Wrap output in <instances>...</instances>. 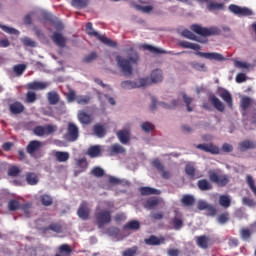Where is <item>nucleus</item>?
Wrapping results in <instances>:
<instances>
[{
  "label": "nucleus",
  "mask_w": 256,
  "mask_h": 256,
  "mask_svg": "<svg viewBox=\"0 0 256 256\" xmlns=\"http://www.w3.org/2000/svg\"><path fill=\"white\" fill-rule=\"evenodd\" d=\"M116 63L122 73L126 77H129L133 74V65H137V63H139V54L135 50H130L127 52L126 58L121 55H117Z\"/></svg>",
  "instance_id": "f257e3e1"
},
{
  "label": "nucleus",
  "mask_w": 256,
  "mask_h": 256,
  "mask_svg": "<svg viewBox=\"0 0 256 256\" xmlns=\"http://www.w3.org/2000/svg\"><path fill=\"white\" fill-rule=\"evenodd\" d=\"M111 207H113V202H102L98 205L95 218L99 229H103L105 225L111 223V211H109Z\"/></svg>",
  "instance_id": "f03ea898"
},
{
  "label": "nucleus",
  "mask_w": 256,
  "mask_h": 256,
  "mask_svg": "<svg viewBox=\"0 0 256 256\" xmlns=\"http://www.w3.org/2000/svg\"><path fill=\"white\" fill-rule=\"evenodd\" d=\"M86 33L90 37H96V39H98L99 41H101V43L107 45L108 47H117L116 42H113V40L109 39L107 36L101 35L99 34V32L95 31V29H93V24L91 22H88L86 24Z\"/></svg>",
  "instance_id": "7ed1b4c3"
},
{
  "label": "nucleus",
  "mask_w": 256,
  "mask_h": 256,
  "mask_svg": "<svg viewBox=\"0 0 256 256\" xmlns=\"http://www.w3.org/2000/svg\"><path fill=\"white\" fill-rule=\"evenodd\" d=\"M191 29L194 33H197V35H202V37H211L213 35H219V33H221V30L217 26L205 28L200 25H192Z\"/></svg>",
  "instance_id": "20e7f679"
},
{
  "label": "nucleus",
  "mask_w": 256,
  "mask_h": 256,
  "mask_svg": "<svg viewBox=\"0 0 256 256\" xmlns=\"http://www.w3.org/2000/svg\"><path fill=\"white\" fill-rule=\"evenodd\" d=\"M149 77L139 78L135 81L127 80L121 83L122 89H139V87H147L149 85Z\"/></svg>",
  "instance_id": "39448f33"
},
{
  "label": "nucleus",
  "mask_w": 256,
  "mask_h": 256,
  "mask_svg": "<svg viewBox=\"0 0 256 256\" xmlns=\"http://www.w3.org/2000/svg\"><path fill=\"white\" fill-rule=\"evenodd\" d=\"M228 9L230 13H233V15H237L238 17H251L252 15H255L251 8L241 7L235 4H231Z\"/></svg>",
  "instance_id": "423d86ee"
},
{
  "label": "nucleus",
  "mask_w": 256,
  "mask_h": 256,
  "mask_svg": "<svg viewBox=\"0 0 256 256\" xmlns=\"http://www.w3.org/2000/svg\"><path fill=\"white\" fill-rule=\"evenodd\" d=\"M57 131V125H45V126H37L34 128V134L37 135V137H45L48 135H52V133H55Z\"/></svg>",
  "instance_id": "0eeeda50"
},
{
  "label": "nucleus",
  "mask_w": 256,
  "mask_h": 256,
  "mask_svg": "<svg viewBox=\"0 0 256 256\" xmlns=\"http://www.w3.org/2000/svg\"><path fill=\"white\" fill-rule=\"evenodd\" d=\"M117 137L122 145H127L131 141V125L127 124L122 130L118 131Z\"/></svg>",
  "instance_id": "6e6552de"
},
{
  "label": "nucleus",
  "mask_w": 256,
  "mask_h": 256,
  "mask_svg": "<svg viewBox=\"0 0 256 256\" xmlns=\"http://www.w3.org/2000/svg\"><path fill=\"white\" fill-rule=\"evenodd\" d=\"M198 57H203L209 61H225V56L217 52H195Z\"/></svg>",
  "instance_id": "1a4fd4ad"
},
{
  "label": "nucleus",
  "mask_w": 256,
  "mask_h": 256,
  "mask_svg": "<svg viewBox=\"0 0 256 256\" xmlns=\"http://www.w3.org/2000/svg\"><path fill=\"white\" fill-rule=\"evenodd\" d=\"M210 181L217 183L220 187H225L229 183V177L225 174L210 173Z\"/></svg>",
  "instance_id": "9d476101"
},
{
  "label": "nucleus",
  "mask_w": 256,
  "mask_h": 256,
  "mask_svg": "<svg viewBox=\"0 0 256 256\" xmlns=\"http://www.w3.org/2000/svg\"><path fill=\"white\" fill-rule=\"evenodd\" d=\"M67 141H77L79 139V128L74 123H69L66 134Z\"/></svg>",
  "instance_id": "9b49d317"
},
{
  "label": "nucleus",
  "mask_w": 256,
  "mask_h": 256,
  "mask_svg": "<svg viewBox=\"0 0 256 256\" xmlns=\"http://www.w3.org/2000/svg\"><path fill=\"white\" fill-rule=\"evenodd\" d=\"M198 209L200 211H207L208 215H215L217 213V210H215V207L207 203V201L205 200L198 201Z\"/></svg>",
  "instance_id": "f8f14e48"
},
{
  "label": "nucleus",
  "mask_w": 256,
  "mask_h": 256,
  "mask_svg": "<svg viewBox=\"0 0 256 256\" xmlns=\"http://www.w3.org/2000/svg\"><path fill=\"white\" fill-rule=\"evenodd\" d=\"M148 85L151 83H161L163 81V71L161 69H155L151 72Z\"/></svg>",
  "instance_id": "ddd939ff"
},
{
  "label": "nucleus",
  "mask_w": 256,
  "mask_h": 256,
  "mask_svg": "<svg viewBox=\"0 0 256 256\" xmlns=\"http://www.w3.org/2000/svg\"><path fill=\"white\" fill-rule=\"evenodd\" d=\"M196 147L197 149H201V151H205L206 153H212V155L219 154V147L213 144H199Z\"/></svg>",
  "instance_id": "4468645a"
},
{
  "label": "nucleus",
  "mask_w": 256,
  "mask_h": 256,
  "mask_svg": "<svg viewBox=\"0 0 256 256\" xmlns=\"http://www.w3.org/2000/svg\"><path fill=\"white\" fill-rule=\"evenodd\" d=\"M47 87H49V82L34 81L28 83V89H32L33 91H43Z\"/></svg>",
  "instance_id": "2eb2a0df"
},
{
  "label": "nucleus",
  "mask_w": 256,
  "mask_h": 256,
  "mask_svg": "<svg viewBox=\"0 0 256 256\" xmlns=\"http://www.w3.org/2000/svg\"><path fill=\"white\" fill-rule=\"evenodd\" d=\"M185 172L186 175H189L191 179H199V177H202L201 172L195 169V166H193L192 164L186 165Z\"/></svg>",
  "instance_id": "dca6fc26"
},
{
  "label": "nucleus",
  "mask_w": 256,
  "mask_h": 256,
  "mask_svg": "<svg viewBox=\"0 0 256 256\" xmlns=\"http://www.w3.org/2000/svg\"><path fill=\"white\" fill-rule=\"evenodd\" d=\"M218 95L221 97V99H223V101H225V103H227L228 106L233 107V98L231 97V93H229V91L220 88L218 90Z\"/></svg>",
  "instance_id": "f3484780"
},
{
  "label": "nucleus",
  "mask_w": 256,
  "mask_h": 256,
  "mask_svg": "<svg viewBox=\"0 0 256 256\" xmlns=\"http://www.w3.org/2000/svg\"><path fill=\"white\" fill-rule=\"evenodd\" d=\"M89 211H91V209L89 208V203L82 202L78 209V216L80 217V219H88Z\"/></svg>",
  "instance_id": "a211bd4d"
},
{
  "label": "nucleus",
  "mask_w": 256,
  "mask_h": 256,
  "mask_svg": "<svg viewBox=\"0 0 256 256\" xmlns=\"http://www.w3.org/2000/svg\"><path fill=\"white\" fill-rule=\"evenodd\" d=\"M40 147H43V143L37 140H33L28 144L27 152L30 155H35L36 151H38Z\"/></svg>",
  "instance_id": "6ab92c4d"
},
{
  "label": "nucleus",
  "mask_w": 256,
  "mask_h": 256,
  "mask_svg": "<svg viewBox=\"0 0 256 256\" xmlns=\"http://www.w3.org/2000/svg\"><path fill=\"white\" fill-rule=\"evenodd\" d=\"M172 225L176 231H179L183 227V215L179 212H175V217L172 220Z\"/></svg>",
  "instance_id": "aec40b11"
},
{
  "label": "nucleus",
  "mask_w": 256,
  "mask_h": 256,
  "mask_svg": "<svg viewBox=\"0 0 256 256\" xmlns=\"http://www.w3.org/2000/svg\"><path fill=\"white\" fill-rule=\"evenodd\" d=\"M52 41H54V43L57 44L58 47H65L67 39L64 38L62 33L54 32V34L52 35Z\"/></svg>",
  "instance_id": "412c9836"
},
{
  "label": "nucleus",
  "mask_w": 256,
  "mask_h": 256,
  "mask_svg": "<svg viewBox=\"0 0 256 256\" xmlns=\"http://www.w3.org/2000/svg\"><path fill=\"white\" fill-rule=\"evenodd\" d=\"M101 151H103V146L95 145V146H91L88 149L87 154L89 155V157H92V158L101 157Z\"/></svg>",
  "instance_id": "4be33fe9"
},
{
  "label": "nucleus",
  "mask_w": 256,
  "mask_h": 256,
  "mask_svg": "<svg viewBox=\"0 0 256 256\" xmlns=\"http://www.w3.org/2000/svg\"><path fill=\"white\" fill-rule=\"evenodd\" d=\"M209 101L212 103V105H214L215 109H217V111H225V104H223V102H221V100H219V98L215 97V96H210L209 97Z\"/></svg>",
  "instance_id": "5701e85b"
},
{
  "label": "nucleus",
  "mask_w": 256,
  "mask_h": 256,
  "mask_svg": "<svg viewBox=\"0 0 256 256\" xmlns=\"http://www.w3.org/2000/svg\"><path fill=\"white\" fill-rule=\"evenodd\" d=\"M251 105H255V100L247 96L243 97L240 101V107L243 111H247V108H249Z\"/></svg>",
  "instance_id": "b1692460"
},
{
  "label": "nucleus",
  "mask_w": 256,
  "mask_h": 256,
  "mask_svg": "<svg viewBox=\"0 0 256 256\" xmlns=\"http://www.w3.org/2000/svg\"><path fill=\"white\" fill-rule=\"evenodd\" d=\"M142 49H144V51H149L150 53H153L154 55H159L161 53H165V50H163L161 48H157V47L149 45V44L142 45Z\"/></svg>",
  "instance_id": "393cba45"
},
{
  "label": "nucleus",
  "mask_w": 256,
  "mask_h": 256,
  "mask_svg": "<svg viewBox=\"0 0 256 256\" xmlns=\"http://www.w3.org/2000/svg\"><path fill=\"white\" fill-rule=\"evenodd\" d=\"M207 9L209 11H221V9H223V4L215 0H209L207 4Z\"/></svg>",
  "instance_id": "a878e982"
},
{
  "label": "nucleus",
  "mask_w": 256,
  "mask_h": 256,
  "mask_svg": "<svg viewBox=\"0 0 256 256\" xmlns=\"http://www.w3.org/2000/svg\"><path fill=\"white\" fill-rule=\"evenodd\" d=\"M141 195H161V191L151 187H141Z\"/></svg>",
  "instance_id": "bb28decb"
},
{
  "label": "nucleus",
  "mask_w": 256,
  "mask_h": 256,
  "mask_svg": "<svg viewBox=\"0 0 256 256\" xmlns=\"http://www.w3.org/2000/svg\"><path fill=\"white\" fill-rule=\"evenodd\" d=\"M240 149L241 151H247V149H255L256 148V142L251 140H244L240 142Z\"/></svg>",
  "instance_id": "cd10ccee"
},
{
  "label": "nucleus",
  "mask_w": 256,
  "mask_h": 256,
  "mask_svg": "<svg viewBox=\"0 0 256 256\" xmlns=\"http://www.w3.org/2000/svg\"><path fill=\"white\" fill-rule=\"evenodd\" d=\"M24 110H25V107L23 106V104H21L19 102H15V103L10 105V111L14 115H17L19 113H23Z\"/></svg>",
  "instance_id": "c85d7f7f"
},
{
  "label": "nucleus",
  "mask_w": 256,
  "mask_h": 256,
  "mask_svg": "<svg viewBox=\"0 0 256 256\" xmlns=\"http://www.w3.org/2000/svg\"><path fill=\"white\" fill-rule=\"evenodd\" d=\"M54 156L56 157L57 161H59V163H65L66 161H69L68 152L55 151Z\"/></svg>",
  "instance_id": "c756f323"
},
{
  "label": "nucleus",
  "mask_w": 256,
  "mask_h": 256,
  "mask_svg": "<svg viewBox=\"0 0 256 256\" xmlns=\"http://www.w3.org/2000/svg\"><path fill=\"white\" fill-rule=\"evenodd\" d=\"M180 46H182L184 49H192L193 51L201 50V46L199 44H195L187 41H181Z\"/></svg>",
  "instance_id": "7c9ffc66"
},
{
  "label": "nucleus",
  "mask_w": 256,
  "mask_h": 256,
  "mask_svg": "<svg viewBox=\"0 0 256 256\" xmlns=\"http://www.w3.org/2000/svg\"><path fill=\"white\" fill-rule=\"evenodd\" d=\"M71 5L75 9H84L89 5V0H72Z\"/></svg>",
  "instance_id": "2f4dec72"
},
{
  "label": "nucleus",
  "mask_w": 256,
  "mask_h": 256,
  "mask_svg": "<svg viewBox=\"0 0 256 256\" xmlns=\"http://www.w3.org/2000/svg\"><path fill=\"white\" fill-rule=\"evenodd\" d=\"M110 155H119L121 153H125V149L120 144H114L109 149Z\"/></svg>",
  "instance_id": "473e14b6"
},
{
  "label": "nucleus",
  "mask_w": 256,
  "mask_h": 256,
  "mask_svg": "<svg viewBox=\"0 0 256 256\" xmlns=\"http://www.w3.org/2000/svg\"><path fill=\"white\" fill-rule=\"evenodd\" d=\"M165 242V238H157L155 236H151L150 238L145 239L146 245H161V243Z\"/></svg>",
  "instance_id": "72a5a7b5"
},
{
  "label": "nucleus",
  "mask_w": 256,
  "mask_h": 256,
  "mask_svg": "<svg viewBox=\"0 0 256 256\" xmlns=\"http://www.w3.org/2000/svg\"><path fill=\"white\" fill-rule=\"evenodd\" d=\"M78 119L83 125H89L91 123V116L85 112H79Z\"/></svg>",
  "instance_id": "f704fd0d"
},
{
  "label": "nucleus",
  "mask_w": 256,
  "mask_h": 256,
  "mask_svg": "<svg viewBox=\"0 0 256 256\" xmlns=\"http://www.w3.org/2000/svg\"><path fill=\"white\" fill-rule=\"evenodd\" d=\"M93 132H94V135H97L99 138L105 137V133H106L105 126L101 124H97L93 128Z\"/></svg>",
  "instance_id": "c9c22d12"
},
{
  "label": "nucleus",
  "mask_w": 256,
  "mask_h": 256,
  "mask_svg": "<svg viewBox=\"0 0 256 256\" xmlns=\"http://www.w3.org/2000/svg\"><path fill=\"white\" fill-rule=\"evenodd\" d=\"M26 181L29 185H37V183H39V178L35 173H28L26 175Z\"/></svg>",
  "instance_id": "e433bc0d"
},
{
  "label": "nucleus",
  "mask_w": 256,
  "mask_h": 256,
  "mask_svg": "<svg viewBox=\"0 0 256 256\" xmlns=\"http://www.w3.org/2000/svg\"><path fill=\"white\" fill-rule=\"evenodd\" d=\"M160 105L161 107H164V109H175V107H179V105H181V99L173 100L171 104L161 102Z\"/></svg>",
  "instance_id": "4c0bfd02"
},
{
  "label": "nucleus",
  "mask_w": 256,
  "mask_h": 256,
  "mask_svg": "<svg viewBox=\"0 0 256 256\" xmlns=\"http://www.w3.org/2000/svg\"><path fill=\"white\" fill-rule=\"evenodd\" d=\"M160 201L159 198H150L146 201L144 207L146 209H153V207H157V204L160 203Z\"/></svg>",
  "instance_id": "58836bf2"
},
{
  "label": "nucleus",
  "mask_w": 256,
  "mask_h": 256,
  "mask_svg": "<svg viewBox=\"0 0 256 256\" xmlns=\"http://www.w3.org/2000/svg\"><path fill=\"white\" fill-rule=\"evenodd\" d=\"M198 187L201 191H209L212 189L211 183L205 179L198 181Z\"/></svg>",
  "instance_id": "ea45409f"
},
{
  "label": "nucleus",
  "mask_w": 256,
  "mask_h": 256,
  "mask_svg": "<svg viewBox=\"0 0 256 256\" xmlns=\"http://www.w3.org/2000/svg\"><path fill=\"white\" fill-rule=\"evenodd\" d=\"M48 101L50 105H57V103H59V94H57V92H49Z\"/></svg>",
  "instance_id": "a19ab883"
},
{
  "label": "nucleus",
  "mask_w": 256,
  "mask_h": 256,
  "mask_svg": "<svg viewBox=\"0 0 256 256\" xmlns=\"http://www.w3.org/2000/svg\"><path fill=\"white\" fill-rule=\"evenodd\" d=\"M40 201L42 205H45V207H49V205L53 204V198L48 194L41 195Z\"/></svg>",
  "instance_id": "79ce46f5"
},
{
  "label": "nucleus",
  "mask_w": 256,
  "mask_h": 256,
  "mask_svg": "<svg viewBox=\"0 0 256 256\" xmlns=\"http://www.w3.org/2000/svg\"><path fill=\"white\" fill-rule=\"evenodd\" d=\"M181 203H183L186 207H190V205L195 203V197L191 195H184L181 199Z\"/></svg>",
  "instance_id": "37998d69"
},
{
  "label": "nucleus",
  "mask_w": 256,
  "mask_h": 256,
  "mask_svg": "<svg viewBox=\"0 0 256 256\" xmlns=\"http://www.w3.org/2000/svg\"><path fill=\"white\" fill-rule=\"evenodd\" d=\"M197 245L202 249H207V245H209V238L206 236H200L197 238Z\"/></svg>",
  "instance_id": "c03bdc74"
},
{
  "label": "nucleus",
  "mask_w": 256,
  "mask_h": 256,
  "mask_svg": "<svg viewBox=\"0 0 256 256\" xmlns=\"http://www.w3.org/2000/svg\"><path fill=\"white\" fill-rule=\"evenodd\" d=\"M219 204L221 205V207H230L231 206V198H229V196H225L222 195L219 198Z\"/></svg>",
  "instance_id": "a18cd8bd"
},
{
  "label": "nucleus",
  "mask_w": 256,
  "mask_h": 256,
  "mask_svg": "<svg viewBox=\"0 0 256 256\" xmlns=\"http://www.w3.org/2000/svg\"><path fill=\"white\" fill-rule=\"evenodd\" d=\"M139 227H141V224L137 220H132L125 225V229H130L132 231H137Z\"/></svg>",
  "instance_id": "49530a36"
},
{
  "label": "nucleus",
  "mask_w": 256,
  "mask_h": 256,
  "mask_svg": "<svg viewBox=\"0 0 256 256\" xmlns=\"http://www.w3.org/2000/svg\"><path fill=\"white\" fill-rule=\"evenodd\" d=\"M0 29H2V31H4L5 33H8L9 35H19V30L15 29L13 27H9V26L0 24Z\"/></svg>",
  "instance_id": "de8ad7c7"
},
{
  "label": "nucleus",
  "mask_w": 256,
  "mask_h": 256,
  "mask_svg": "<svg viewBox=\"0 0 256 256\" xmlns=\"http://www.w3.org/2000/svg\"><path fill=\"white\" fill-rule=\"evenodd\" d=\"M140 127L144 133H151L155 129V125L151 122H143Z\"/></svg>",
  "instance_id": "09e8293b"
},
{
  "label": "nucleus",
  "mask_w": 256,
  "mask_h": 256,
  "mask_svg": "<svg viewBox=\"0 0 256 256\" xmlns=\"http://www.w3.org/2000/svg\"><path fill=\"white\" fill-rule=\"evenodd\" d=\"M25 69H27L25 64H18L13 67L14 73L18 76L23 75V73H25Z\"/></svg>",
  "instance_id": "8fccbe9b"
},
{
  "label": "nucleus",
  "mask_w": 256,
  "mask_h": 256,
  "mask_svg": "<svg viewBox=\"0 0 256 256\" xmlns=\"http://www.w3.org/2000/svg\"><path fill=\"white\" fill-rule=\"evenodd\" d=\"M234 65L238 69H251V67H253V65H251L247 62H243V61H239V60H235Z\"/></svg>",
  "instance_id": "3c124183"
},
{
  "label": "nucleus",
  "mask_w": 256,
  "mask_h": 256,
  "mask_svg": "<svg viewBox=\"0 0 256 256\" xmlns=\"http://www.w3.org/2000/svg\"><path fill=\"white\" fill-rule=\"evenodd\" d=\"M109 183H111L112 185H129V182L121 180L119 178H115L113 176L109 177Z\"/></svg>",
  "instance_id": "603ef678"
},
{
  "label": "nucleus",
  "mask_w": 256,
  "mask_h": 256,
  "mask_svg": "<svg viewBox=\"0 0 256 256\" xmlns=\"http://www.w3.org/2000/svg\"><path fill=\"white\" fill-rule=\"evenodd\" d=\"M182 37H185L186 39H190L192 41H198L197 40V36H195V34H193V32H191L190 30H183L181 32Z\"/></svg>",
  "instance_id": "864d4df0"
},
{
  "label": "nucleus",
  "mask_w": 256,
  "mask_h": 256,
  "mask_svg": "<svg viewBox=\"0 0 256 256\" xmlns=\"http://www.w3.org/2000/svg\"><path fill=\"white\" fill-rule=\"evenodd\" d=\"M91 101V97L89 96H77L76 97V103L78 105H87Z\"/></svg>",
  "instance_id": "5fc2aeb1"
},
{
  "label": "nucleus",
  "mask_w": 256,
  "mask_h": 256,
  "mask_svg": "<svg viewBox=\"0 0 256 256\" xmlns=\"http://www.w3.org/2000/svg\"><path fill=\"white\" fill-rule=\"evenodd\" d=\"M137 255V247L134 246L132 248L126 249L124 252H122V256H135Z\"/></svg>",
  "instance_id": "6e6d98bb"
},
{
  "label": "nucleus",
  "mask_w": 256,
  "mask_h": 256,
  "mask_svg": "<svg viewBox=\"0 0 256 256\" xmlns=\"http://www.w3.org/2000/svg\"><path fill=\"white\" fill-rule=\"evenodd\" d=\"M183 100L186 104V107H187V111L191 112L193 111V108L190 106L191 103L193 102V99L185 94H183Z\"/></svg>",
  "instance_id": "4d7b16f0"
},
{
  "label": "nucleus",
  "mask_w": 256,
  "mask_h": 256,
  "mask_svg": "<svg viewBox=\"0 0 256 256\" xmlns=\"http://www.w3.org/2000/svg\"><path fill=\"white\" fill-rule=\"evenodd\" d=\"M19 208V201L17 200H10L8 203V209L10 211H17V209Z\"/></svg>",
  "instance_id": "13d9d810"
},
{
  "label": "nucleus",
  "mask_w": 256,
  "mask_h": 256,
  "mask_svg": "<svg viewBox=\"0 0 256 256\" xmlns=\"http://www.w3.org/2000/svg\"><path fill=\"white\" fill-rule=\"evenodd\" d=\"M36 100H37V95L35 94V92L27 93V95H26L27 103H35Z\"/></svg>",
  "instance_id": "bf43d9fd"
},
{
  "label": "nucleus",
  "mask_w": 256,
  "mask_h": 256,
  "mask_svg": "<svg viewBox=\"0 0 256 256\" xmlns=\"http://www.w3.org/2000/svg\"><path fill=\"white\" fill-rule=\"evenodd\" d=\"M92 175H94L95 177H103V175H105V171L100 167H95L92 170Z\"/></svg>",
  "instance_id": "052dcab7"
},
{
  "label": "nucleus",
  "mask_w": 256,
  "mask_h": 256,
  "mask_svg": "<svg viewBox=\"0 0 256 256\" xmlns=\"http://www.w3.org/2000/svg\"><path fill=\"white\" fill-rule=\"evenodd\" d=\"M59 251H60V253L67 256V255H69V253H71V248L69 247V245L64 244L59 247Z\"/></svg>",
  "instance_id": "680f3d73"
},
{
  "label": "nucleus",
  "mask_w": 256,
  "mask_h": 256,
  "mask_svg": "<svg viewBox=\"0 0 256 256\" xmlns=\"http://www.w3.org/2000/svg\"><path fill=\"white\" fill-rule=\"evenodd\" d=\"M136 9H138V11H142V13H151V11H153V6L137 5Z\"/></svg>",
  "instance_id": "e2e57ef3"
},
{
  "label": "nucleus",
  "mask_w": 256,
  "mask_h": 256,
  "mask_svg": "<svg viewBox=\"0 0 256 256\" xmlns=\"http://www.w3.org/2000/svg\"><path fill=\"white\" fill-rule=\"evenodd\" d=\"M22 43H23L26 47H35V46H36L35 41H33V39L27 38V37L22 39Z\"/></svg>",
  "instance_id": "0e129e2a"
},
{
  "label": "nucleus",
  "mask_w": 256,
  "mask_h": 256,
  "mask_svg": "<svg viewBox=\"0 0 256 256\" xmlns=\"http://www.w3.org/2000/svg\"><path fill=\"white\" fill-rule=\"evenodd\" d=\"M243 205H247L248 207H255V200L244 197L242 199Z\"/></svg>",
  "instance_id": "69168bd1"
},
{
  "label": "nucleus",
  "mask_w": 256,
  "mask_h": 256,
  "mask_svg": "<svg viewBox=\"0 0 256 256\" xmlns=\"http://www.w3.org/2000/svg\"><path fill=\"white\" fill-rule=\"evenodd\" d=\"M240 235L244 241H247V239H249V237H251V231H249L247 229H242L240 232Z\"/></svg>",
  "instance_id": "338daca9"
},
{
  "label": "nucleus",
  "mask_w": 256,
  "mask_h": 256,
  "mask_svg": "<svg viewBox=\"0 0 256 256\" xmlns=\"http://www.w3.org/2000/svg\"><path fill=\"white\" fill-rule=\"evenodd\" d=\"M8 175L10 177H17V175H19V168L16 166L11 167L8 171Z\"/></svg>",
  "instance_id": "774afa93"
}]
</instances>
